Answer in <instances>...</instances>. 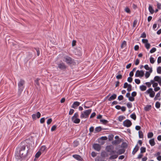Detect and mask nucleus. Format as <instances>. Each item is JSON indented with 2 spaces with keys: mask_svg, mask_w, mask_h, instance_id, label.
<instances>
[{
  "mask_svg": "<svg viewBox=\"0 0 161 161\" xmlns=\"http://www.w3.org/2000/svg\"><path fill=\"white\" fill-rule=\"evenodd\" d=\"M160 103L159 102H156L155 104V107L157 108H158L160 107Z\"/></svg>",
  "mask_w": 161,
  "mask_h": 161,
  "instance_id": "38",
  "label": "nucleus"
},
{
  "mask_svg": "<svg viewBox=\"0 0 161 161\" xmlns=\"http://www.w3.org/2000/svg\"><path fill=\"white\" fill-rule=\"evenodd\" d=\"M80 103L78 102L75 101L72 104L71 107L74 109H76L79 106Z\"/></svg>",
  "mask_w": 161,
  "mask_h": 161,
  "instance_id": "14",
  "label": "nucleus"
},
{
  "mask_svg": "<svg viewBox=\"0 0 161 161\" xmlns=\"http://www.w3.org/2000/svg\"><path fill=\"white\" fill-rule=\"evenodd\" d=\"M25 83V81L22 79H21L20 81L19 82L18 84V95H20L21 93L22 92L23 89H24V88Z\"/></svg>",
  "mask_w": 161,
  "mask_h": 161,
  "instance_id": "3",
  "label": "nucleus"
},
{
  "mask_svg": "<svg viewBox=\"0 0 161 161\" xmlns=\"http://www.w3.org/2000/svg\"><path fill=\"white\" fill-rule=\"evenodd\" d=\"M92 111V109H91L85 110L83 113H81L80 115V118L81 119L87 118L89 115L91 113Z\"/></svg>",
  "mask_w": 161,
  "mask_h": 161,
  "instance_id": "5",
  "label": "nucleus"
},
{
  "mask_svg": "<svg viewBox=\"0 0 161 161\" xmlns=\"http://www.w3.org/2000/svg\"><path fill=\"white\" fill-rule=\"evenodd\" d=\"M125 11L128 13H130V9L128 7H126L125 8Z\"/></svg>",
  "mask_w": 161,
  "mask_h": 161,
  "instance_id": "44",
  "label": "nucleus"
},
{
  "mask_svg": "<svg viewBox=\"0 0 161 161\" xmlns=\"http://www.w3.org/2000/svg\"><path fill=\"white\" fill-rule=\"evenodd\" d=\"M144 68L147 70H150V68L147 64H146L144 66Z\"/></svg>",
  "mask_w": 161,
  "mask_h": 161,
  "instance_id": "54",
  "label": "nucleus"
},
{
  "mask_svg": "<svg viewBox=\"0 0 161 161\" xmlns=\"http://www.w3.org/2000/svg\"><path fill=\"white\" fill-rule=\"evenodd\" d=\"M123 124L124 126L129 127L131 125L132 123L129 120L126 119L123 122Z\"/></svg>",
  "mask_w": 161,
  "mask_h": 161,
  "instance_id": "10",
  "label": "nucleus"
},
{
  "mask_svg": "<svg viewBox=\"0 0 161 161\" xmlns=\"http://www.w3.org/2000/svg\"><path fill=\"white\" fill-rule=\"evenodd\" d=\"M145 93L147 94H149V96L152 98L154 97L155 95V92L153 90V89L152 88H149L147 90Z\"/></svg>",
  "mask_w": 161,
  "mask_h": 161,
  "instance_id": "7",
  "label": "nucleus"
},
{
  "mask_svg": "<svg viewBox=\"0 0 161 161\" xmlns=\"http://www.w3.org/2000/svg\"><path fill=\"white\" fill-rule=\"evenodd\" d=\"M78 112L75 113L71 118V121L74 123H79L80 121V120L78 118Z\"/></svg>",
  "mask_w": 161,
  "mask_h": 161,
  "instance_id": "6",
  "label": "nucleus"
},
{
  "mask_svg": "<svg viewBox=\"0 0 161 161\" xmlns=\"http://www.w3.org/2000/svg\"><path fill=\"white\" fill-rule=\"evenodd\" d=\"M56 127H57V126L56 125H53L52 127V128H51V131H53L55 130H56Z\"/></svg>",
  "mask_w": 161,
  "mask_h": 161,
  "instance_id": "49",
  "label": "nucleus"
},
{
  "mask_svg": "<svg viewBox=\"0 0 161 161\" xmlns=\"http://www.w3.org/2000/svg\"><path fill=\"white\" fill-rule=\"evenodd\" d=\"M101 156L103 158H105L108 156V154L107 152L105 151H103L101 152Z\"/></svg>",
  "mask_w": 161,
  "mask_h": 161,
  "instance_id": "19",
  "label": "nucleus"
},
{
  "mask_svg": "<svg viewBox=\"0 0 161 161\" xmlns=\"http://www.w3.org/2000/svg\"><path fill=\"white\" fill-rule=\"evenodd\" d=\"M125 118V117L123 116H119L118 118V119L119 121L121 122Z\"/></svg>",
  "mask_w": 161,
  "mask_h": 161,
  "instance_id": "31",
  "label": "nucleus"
},
{
  "mask_svg": "<svg viewBox=\"0 0 161 161\" xmlns=\"http://www.w3.org/2000/svg\"><path fill=\"white\" fill-rule=\"evenodd\" d=\"M144 75V71L142 70H137L135 74L136 77H142Z\"/></svg>",
  "mask_w": 161,
  "mask_h": 161,
  "instance_id": "9",
  "label": "nucleus"
},
{
  "mask_svg": "<svg viewBox=\"0 0 161 161\" xmlns=\"http://www.w3.org/2000/svg\"><path fill=\"white\" fill-rule=\"evenodd\" d=\"M129 100L131 102H133L134 101L135 98L134 97H133L132 96H130L129 98Z\"/></svg>",
  "mask_w": 161,
  "mask_h": 161,
  "instance_id": "46",
  "label": "nucleus"
},
{
  "mask_svg": "<svg viewBox=\"0 0 161 161\" xmlns=\"http://www.w3.org/2000/svg\"><path fill=\"white\" fill-rule=\"evenodd\" d=\"M145 47H146V48L147 49H148L150 47V44L149 43H147V44H146L145 45Z\"/></svg>",
  "mask_w": 161,
  "mask_h": 161,
  "instance_id": "43",
  "label": "nucleus"
},
{
  "mask_svg": "<svg viewBox=\"0 0 161 161\" xmlns=\"http://www.w3.org/2000/svg\"><path fill=\"white\" fill-rule=\"evenodd\" d=\"M137 22V20L136 19L135 20L133 23V27H136Z\"/></svg>",
  "mask_w": 161,
  "mask_h": 161,
  "instance_id": "48",
  "label": "nucleus"
},
{
  "mask_svg": "<svg viewBox=\"0 0 161 161\" xmlns=\"http://www.w3.org/2000/svg\"><path fill=\"white\" fill-rule=\"evenodd\" d=\"M40 80V79L39 78H37L35 80V83H36V84L37 85H39V83L38 82V81H39V80Z\"/></svg>",
  "mask_w": 161,
  "mask_h": 161,
  "instance_id": "45",
  "label": "nucleus"
},
{
  "mask_svg": "<svg viewBox=\"0 0 161 161\" xmlns=\"http://www.w3.org/2000/svg\"><path fill=\"white\" fill-rule=\"evenodd\" d=\"M16 158L21 161L22 159L26 160L31 156L29 148L26 145L21 144L16 148Z\"/></svg>",
  "mask_w": 161,
  "mask_h": 161,
  "instance_id": "1",
  "label": "nucleus"
},
{
  "mask_svg": "<svg viewBox=\"0 0 161 161\" xmlns=\"http://www.w3.org/2000/svg\"><path fill=\"white\" fill-rule=\"evenodd\" d=\"M127 144L126 142H123L121 145V147L123 148H126L127 147Z\"/></svg>",
  "mask_w": 161,
  "mask_h": 161,
  "instance_id": "27",
  "label": "nucleus"
},
{
  "mask_svg": "<svg viewBox=\"0 0 161 161\" xmlns=\"http://www.w3.org/2000/svg\"><path fill=\"white\" fill-rule=\"evenodd\" d=\"M139 137L140 138H143V134L141 130H139L138 132Z\"/></svg>",
  "mask_w": 161,
  "mask_h": 161,
  "instance_id": "30",
  "label": "nucleus"
},
{
  "mask_svg": "<svg viewBox=\"0 0 161 161\" xmlns=\"http://www.w3.org/2000/svg\"><path fill=\"white\" fill-rule=\"evenodd\" d=\"M161 93V91H160L156 94L154 98V100L155 101L157 100H160V96Z\"/></svg>",
  "mask_w": 161,
  "mask_h": 161,
  "instance_id": "17",
  "label": "nucleus"
},
{
  "mask_svg": "<svg viewBox=\"0 0 161 161\" xmlns=\"http://www.w3.org/2000/svg\"><path fill=\"white\" fill-rule=\"evenodd\" d=\"M143 156V154L142 153H140L138 156V157L137 158V159H140Z\"/></svg>",
  "mask_w": 161,
  "mask_h": 161,
  "instance_id": "62",
  "label": "nucleus"
},
{
  "mask_svg": "<svg viewBox=\"0 0 161 161\" xmlns=\"http://www.w3.org/2000/svg\"><path fill=\"white\" fill-rule=\"evenodd\" d=\"M35 49L36 50L37 53V55L39 56L40 55V51L39 48H35Z\"/></svg>",
  "mask_w": 161,
  "mask_h": 161,
  "instance_id": "59",
  "label": "nucleus"
},
{
  "mask_svg": "<svg viewBox=\"0 0 161 161\" xmlns=\"http://www.w3.org/2000/svg\"><path fill=\"white\" fill-rule=\"evenodd\" d=\"M142 42L143 43L145 44V45L147 44V43H148V41L147 39H142Z\"/></svg>",
  "mask_w": 161,
  "mask_h": 161,
  "instance_id": "50",
  "label": "nucleus"
},
{
  "mask_svg": "<svg viewBox=\"0 0 161 161\" xmlns=\"http://www.w3.org/2000/svg\"><path fill=\"white\" fill-rule=\"evenodd\" d=\"M120 141L119 140H115L113 141L112 142V143L114 145H117L119 144Z\"/></svg>",
  "mask_w": 161,
  "mask_h": 161,
  "instance_id": "32",
  "label": "nucleus"
},
{
  "mask_svg": "<svg viewBox=\"0 0 161 161\" xmlns=\"http://www.w3.org/2000/svg\"><path fill=\"white\" fill-rule=\"evenodd\" d=\"M100 121L104 125H106L108 122V121L107 120L104 119H101Z\"/></svg>",
  "mask_w": 161,
  "mask_h": 161,
  "instance_id": "28",
  "label": "nucleus"
},
{
  "mask_svg": "<svg viewBox=\"0 0 161 161\" xmlns=\"http://www.w3.org/2000/svg\"><path fill=\"white\" fill-rule=\"evenodd\" d=\"M114 137V135H109L108 136V139L109 141H111L113 140Z\"/></svg>",
  "mask_w": 161,
  "mask_h": 161,
  "instance_id": "47",
  "label": "nucleus"
},
{
  "mask_svg": "<svg viewBox=\"0 0 161 161\" xmlns=\"http://www.w3.org/2000/svg\"><path fill=\"white\" fill-rule=\"evenodd\" d=\"M141 152L140 153H144L146 151V148L144 147H141L140 148Z\"/></svg>",
  "mask_w": 161,
  "mask_h": 161,
  "instance_id": "34",
  "label": "nucleus"
},
{
  "mask_svg": "<svg viewBox=\"0 0 161 161\" xmlns=\"http://www.w3.org/2000/svg\"><path fill=\"white\" fill-rule=\"evenodd\" d=\"M160 88L159 87H154V89L155 92H157L160 90Z\"/></svg>",
  "mask_w": 161,
  "mask_h": 161,
  "instance_id": "63",
  "label": "nucleus"
},
{
  "mask_svg": "<svg viewBox=\"0 0 161 161\" xmlns=\"http://www.w3.org/2000/svg\"><path fill=\"white\" fill-rule=\"evenodd\" d=\"M150 62L151 63L153 64L155 62V60H154V58L151 57L150 58Z\"/></svg>",
  "mask_w": 161,
  "mask_h": 161,
  "instance_id": "40",
  "label": "nucleus"
},
{
  "mask_svg": "<svg viewBox=\"0 0 161 161\" xmlns=\"http://www.w3.org/2000/svg\"><path fill=\"white\" fill-rule=\"evenodd\" d=\"M152 68H151L149 71H147L145 74V76L146 78H148L150 76L151 73L152 72Z\"/></svg>",
  "mask_w": 161,
  "mask_h": 161,
  "instance_id": "16",
  "label": "nucleus"
},
{
  "mask_svg": "<svg viewBox=\"0 0 161 161\" xmlns=\"http://www.w3.org/2000/svg\"><path fill=\"white\" fill-rule=\"evenodd\" d=\"M140 37L142 38H146V33L145 32H143L141 34Z\"/></svg>",
  "mask_w": 161,
  "mask_h": 161,
  "instance_id": "53",
  "label": "nucleus"
},
{
  "mask_svg": "<svg viewBox=\"0 0 161 161\" xmlns=\"http://www.w3.org/2000/svg\"><path fill=\"white\" fill-rule=\"evenodd\" d=\"M64 61L68 65L74 64L75 63L74 59L68 56H65L64 57Z\"/></svg>",
  "mask_w": 161,
  "mask_h": 161,
  "instance_id": "4",
  "label": "nucleus"
},
{
  "mask_svg": "<svg viewBox=\"0 0 161 161\" xmlns=\"http://www.w3.org/2000/svg\"><path fill=\"white\" fill-rule=\"evenodd\" d=\"M140 89L141 91H144L146 90L147 87L144 85H142L140 86Z\"/></svg>",
  "mask_w": 161,
  "mask_h": 161,
  "instance_id": "25",
  "label": "nucleus"
},
{
  "mask_svg": "<svg viewBox=\"0 0 161 161\" xmlns=\"http://www.w3.org/2000/svg\"><path fill=\"white\" fill-rule=\"evenodd\" d=\"M52 121V119L51 118L48 119L47 121V124L48 125L50 124Z\"/></svg>",
  "mask_w": 161,
  "mask_h": 161,
  "instance_id": "52",
  "label": "nucleus"
},
{
  "mask_svg": "<svg viewBox=\"0 0 161 161\" xmlns=\"http://www.w3.org/2000/svg\"><path fill=\"white\" fill-rule=\"evenodd\" d=\"M131 77H128V79H127V81L129 82H130V83H131L132 82V80H133V79Z\"/></svg>",
  "mask_w": 161,
  "mask_h": 161,
  "instance_id": "55",
  "label": "nucleus"
},
{
  "mask_svg": "<svg viewBox=\"0 0 161 161\" xmlns=\"http://www.w3.org/2000/svg\"><path fill=\"white\" fill-rule=\"evenodd\" d=\"M127 106L129 108H130L132 107V104L130 103H128L127 104Z\"/></svg>",
  "mask_w": 161,
  "mask_h": 161,
  "instance_id": "41",
  "label": "nucleus"
},
{
  "mask_svg": "<svg viewBox=\"0 0 161 161\" xmlns=\"http://www.w3.org/2000/svg\"><path fill=\"white\" fill-rule=\"evenodd\" d=\"M46 147L45 146H42L39 150V151L42 153L44 154L46 152Z\"/></svg>",
  "mask_w": 161,
  "mask_h": 161,
  "instance_id": "15",
  "label": "nucleus"
},
{
  "mask_svg": "<svg viewBox=\"0 0 161 161\" xmlns=\"http://www.w3.org/2000/svg\"><path fill=\"white\" fill-rule=\"evenodd\" d=\"M130 117L132 119H133L134 120H136V115L134 113H133L132 114H131L130 115Z\"/></svg>",
  "mask_w": 161,
  "mask_h": 161,
  "instance_id": "33",
  "label": "nucleus"
},
{
  "mask_svg": "<svg viewBox=\"0 0 161 161\" xmlns=\"http://www.w3.org/2000/svg\"><path fill=\"white\" fill-rule=\"evenodd\" d=\"M116 94H114L108 98V100L109 101H110L112 100H114L116 98Z\"/></svg>",
  "mask_w": 161,
  "mask_h": 161,
  "instance_id": "18",
  "label": "nucleus"
},
{
  "mask_svg": "<svg viewBox=\"0 0 161 161\" xmlns=\"http://www.w3.org/2000/svg\"><path fill=\"white\" fill-rule=\"evenodd\" d=\"M114 147L112 145L107 146L106 147V150L107 152L109 153V155L110 157L109 158V160H112L115 159L118 157V154H113L114 153L116 152V151L114 150Z\"/></svg>",
  "mask_w": 161,
  "mask_h": 161,
  "instance_id": "2",
  "label": "nucleus"
},
{
  "mask_svg": "<svg viewBox=\"0 0 161 161\" xmlns=\"http://www.w3.org/2000/svg\"><path fill=\"white\" fill-rule=\"evenodd\" d=\"M74 110L73 109H70L69 111V114L70 115H71L72 114H73L74 112Z\"/></svg>",
  "mask_w": 161,
  "mask_h": 161,
  "instance_id": "61",
  "label": "nucleus"
},
{
  "mask_svg": "<svg viewBox=\"0 0 161 161\" xmlns=\"http://www.w3.org/2000/svg\"><path fill=\"white\" fill-rule=\"evenodd\" d=\"M156 51V49L155 47L153 48L150 51V53H153Z\"/></svg>",
  "mask_w": 161,
  "mask_h": 161,
  "instance_id": "42",
  "label": "nucleus"
},
{
  "mask_svg": "<svg viewBox=\"0 0 161 161\" xmlns=\"http://www.w3.org/2000/svg\"><path fill=\"white\" fill-rule=\"evenodd\" d=\"M149 142L150 145L152 146H154L155 144V143L154 142V139H152L150 140L149 141Z\"/></svg>",
  "mask_w": 161,
  "mask_h": 161,
  "instance_id": "24",
  "label": "nucleus"
},
{
  "mask_svg": "<svg viewBox=\"0 0 161 161\" xmlns=\"http://www.w3.org/2000/svg\"><path fill=\"white\" fill-rule=\"evenodd\" d=\"M41 154H42V153L39 150L35 155V158H39Z\"/></svg>",
  "mask_w": 161,
  "mask_h": 161,
  "instance_id": "35",
  "label": "nucleus"
},
{
  "mask_svg": "<svg viewBox=\"0 0 161 161\" xmlns=\"http://www.w3.org/2000/svg\"><path fill=\"white\" fill-rule=\"evenodd\" d=\"M125 151V149L124 148H122L119 149L117 152V153L120 155L124 153Z\"/></svg>",
  "mask_w": 161,
  "mask_h": 161,
  "instance_id": "20",
  "label": "nucleus"
},
{
  "mask_svg": "<svg viewBox=\"0 0 161 161\" xmlns=\"http://www.w3.org/2000/svg\"><path fill=\"white\" fill-rule=\"evenodd\" d=\"M132 86L131 84H129L128 86V88H127V91L128 92H130L131 91L132 89Z\"/></svg>",
  "mask_w": 161,
  "mask_h": 161,
  "instance_id": "39",
  "label": "nucleus"
},
{
  "mask_svg": "<svg viewBox=\"0 0 161 161\" xmlns=\"http://www.w3.org/2000/svg\"><path fill=\"white\" fill-rule=\"evenodd\" d=\"M93 147L95 150L97 151H100L101 148L100 145L97 143L94 144L93 145Z\"/></svg>",
  "mask_w": 161,
  "mask_h": 161,
  "instance_id": "12",
  "label": "nucleus"
},
{
  "mask_svg": "<svg viewBox=\"0 0 161 161\" xmlns=\"http://www.w3.org/2000/svg\"><path fill=\"white\" fill-rule=\"evenodd\" d=\"M152 108V106L151 105H147L145 107H144V110L146 111H149Z\"/></svg>",
  "mask_w": 161,
  "mask_h": 161,
  "instance_id": "21",
  "label": "nucleus"
},
{
  "mask_svg": "<svg viewBox=\"0 0 161 161\" xmlns=\"http://www.w3.org/2000/svg\"><path fill=\"white\" fill-rule=\"evenodd\" d=\"M157 72L158 73L160 74H161V67L159 66L157 68Z\"/></svg>",
  "mask_w": 161,
  "mask_h": 161,
  "instance_id": "37",
  "label": "nucleus"
},
{
  "mask_svg": "<svg viewBox=\"0 0 161 161\" xmlns=\"http://www.w3.org/2000/svg\"><path fill=\"white\" fill-rule=\"evenodd\" d=\"M41 114L39 112H37L36 114H33L32 115V117L33 120L36 119V118L38 119L40 118Z\"/></svg>",
  "mask_w": 161,
  "mask_h": 161,
  "instance_id": "11",
  "label": "nucleus"
},
{
  "mask_svg": "<svg viewBox=\"0 0 161 161\" xmlns=\"http://www.w3.org/2000/svg\"><path fill=\"white\" fill-rule=\"evenodd\" d=\"M73 157L76 160L79 161H83V159L79 155L77 154H74L73 155Z\"/></svg>",
  "mask_w": 161,
  "mask_h": 161,
  "instance_id": "13",
  "label": "nucleus"
},
{
  "mask_svg": "<svg viewBox=\"0 0 161 161\" xmlns=\"http://www.w3.org/2000/svg\"><path fill=\"white\" fill-rule=\"evenodd\" d=\"M157 7L159 9H161V4L160 3H158L157 4Z\"/></svg>",
  "mask_w": 161,
  "mask_h": 161,
  "instance_id": "58",
  "label": "nucleus"
},
{
  "mask_svg": "<svg viewBox=\"0 0 161 161\" xmlns=\"http://www.w3.org/2000/svg\"><path fill=\"white\" fill-rule=\"evenodd\" d=\"M155 81L158 82L161 79V77L158 76H155L154 78Z\"/></svg>",
  "mask_w": 161,
  "mask_h": 161,
  "instance_id": "29",
  "label": "nucleus"
},
{
  "mask_svg": "<svg viewBox=\"0 0 161 161\" xmlns=\"http://www.w3.org/2000/svg\"><path fill=\"white\" fill-rule=\"evenodd\" d=\"M137 94V93L136 92L134 91L132 92L131 93V96L133 97H134L136 96Z\"/></svg>",
  "mask_w": 161,
  "mask_h": 161,
  "instance_id": "60",
  "label": "nucleus"
},
{
  "mask_svg": "<svg viewBox=\"0 0 161 161\" xmlns=\"http://www.w3.org/2000/svg\"><path fill=\"white\" fill-rule=\"evenodd\" d=\"M102 130V128L101 126L97 127L95 128L94 133H96L97 132L100 131Z\"/></svg>",
  "mask_w": 161,
  "mask_h": 161,
  "instance_id": "22",
  "label": "nucleus"
},
{
  "mask_svg": "<svg viewBox=\"0 0 161 161\" xmlns=\"http://www.w3.org/2000/svg\"><path fill=\"white\" fill-rule=\"evenodd\" d=\"M148 9L149 12L151 14H153L154 12V10L153 8L150 5H149V6L148 7Z\"/></svg>",
  "mask_w": 161,
  "mask_h": 161,
  "instance_id": "23",
  "label": "nucleus"
},
{
  "mask_svg": "<svg viewBox=\"0 0 161 161\" xmlns=\"http://www.w3.org/2000/svg\"><path fill=\"white\" fill-rule=\"evenodd\" d=\"M123 98H124V97H123V96L122 95H120L118 97V99L119 101H121V100H123Z\"/></svg>",
  "mask_w": 161,
  "mask_h": 161,
  "instance_id": "57",
  "label": "nucleus"
},
{
  "mask_svg": "<svg viewBox=\"0 0 161 161\" xmlns=\"http://www.w3.org/2000/svg\"><path fill=\"white\" fill-rule=\"evenodd\" d=\"M135 83L137 84H139L141 82L140 80L137 79H136L135 80Z\"/></svg>",
  "mask_w": 161,
  "mask_h": 161,
  "instance_id": "51",
  "label": "nucleus"
},
{
  "mask_svg": "<svg viewBox=\"0 0 161 161\" xmlns=\"http://www.w3.org/2000/svg\"><path fill=\"white\" fill-rule=\"evenodd\" d=\"M157 63L158 64H159L160 63H161V57L159 56V57L157 59Z\"/></svg>",
  "mask_w": 161,
  "mask_h": 161,
  "instance_id": "64",
  "label": "nucleus"
},
{
  "mask_svg": "<svg viewBox=\"0 0 161 161\" xmlns=\"http://www.w3.org/2000/svg\"><path fill=\"white\" fill-rule=\"evenodd\" d=\"M96 115V113H95V112H93L92 113L90 116V118H93V117H94Z\"/></svg>",
  "mask_w": 161,
  "mask_h": 161,
  "instance_id": "56",
  "label": "nucleus"
},
{
  "mask_svg": "<svg viewBox=\"0 0 161 161\" xmlns=\"http://www.w3.org/2000/svg\"><path fill=\"white\" fill-rule=\"evenodd\" d=\"M126 42L124 41L122 43L121 47V48L123 49L126 47Z\"/></svg>",
  "mask_w": 161,
  "mask_h": 161,
  "instance_id": "26",
  "label": "nucleus"
},
{
  "mask_svg": "<svg viewBox=\"0 0 161 161\" xmlns=\"http://www.w3.org/2000/svg\"><path fill=\"white\" fill-rule=\"evenodd\" d=\"M153 136V133L152 132H150L148 133L147 137L148 138H151Z\"/></svg>",
  "mask_w": 161,
  "mask_h": 161,
  "instance_id": "36",
  "label": "nucleus"
},
{
  "mask_svg": "<svg viewBox=\"0 0 161 161\" xmlns=\"http://www.w3.org/2000/svg\"><path fill=\"white\" fill-rule=\"evenodd\" d=\"M57 65V68H59L62 70H65L67 68V66L63 62L58 63Z\"/></svg>",
  "mask_w": 161,
  "mask_h": 161,
  "instance_id": "8",
  "label": "nucleus"
}]
</instances>
